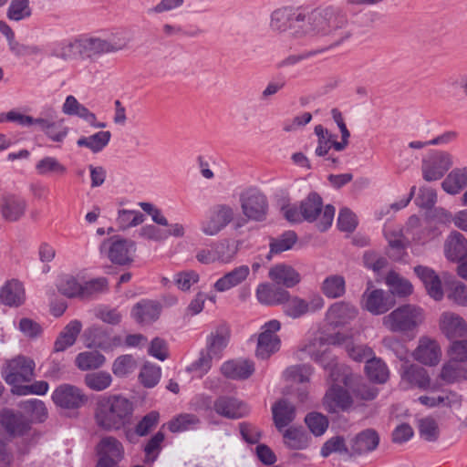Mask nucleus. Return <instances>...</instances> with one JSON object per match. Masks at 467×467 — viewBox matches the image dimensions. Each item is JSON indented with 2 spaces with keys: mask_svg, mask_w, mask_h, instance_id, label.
Segmentation results:
<instances>
[{
  "mask_svg": "<svg viewBox=\"0 0 467 467\" xmlns=\"http://www.w3.org/2000/svg\"><path fill=\"white\" fill-rule=\"evenodd\" d=\"M385 283L388 285L389 292L399 297L408 296L413 292V285L411 283L393 271L387 275Z\"/></svg>",
  "mask_w": 467,
  "mask_h": 467,
  "instance_id": "nucleus-46",
  "label": "nucleus"
},
{
  "mask_svg": "<svg viewBox=\"0 0 467 467\" xmlns=\"http://www.w3.org/2000/svg\"><path fill=\"white\" fill-rule=\"evenodd\" d=\"M32 16L29 0H10L6 9V17L10 21L19 22L28 19Z\"/></svg>",
  "mask_w": 467,
  "mask_h": 467,
  "instance_id": "nucleus-54",
  "label": "nucleus"
},
{
  "mask_svg": "<svg viewBox=\"0 0 467 467\" xmlns=\"http://www.w3.org/2000/svg\"><path fill=\"white\" fill-rule=\"evenodd\" d=\"M51 398L57 406L63 409H78L88 401L84 392L70 384H62L56 388Z\"/></svg>",
  "mask_w": 467,
  "mask_h": 467,
  "instance_id": "nucleus-16",
  "label": "nucleus"
},
{
  "mask_svg": "<svg viewBox=\"0 0 467 467\" xmlns=\"http://www.w3.org/2000/svg\"><path fill=\"white\" fill-rule=\"evenodd\" d=\"M99 462L107 463H118L124 456V448L121 442L112 436L103 438L97 447Z\"/></svg>",
  "mask_w": 467,
  "mask_h": 467,
  "instance_id": "nucleus-27",
  "label": "nucleus"
},
{
  "mask_svg": "<svg viewBox=\"0 0 467 467\" xmlns=\"http://www.w3.org/2000/svg\"><path fill=\"white\" fill-rule=\"evenodd\" d=\"M345 341L341 334L337 333L329 337H314L305 342L297 350L296 356L299 359L306 357L320 364L326 370L329 371V376L333 380L334 370H337V364L335 359L329 356V345L342 344Z\"/></svg>",
  "mask_w": 467,
  "mask_h": 467,
  "instance_id": "nucleus-4",
  "label": "nucleus"
},
{
  "mask_svg": "<svg viewBox=\"0 0 467 467\" xmlns=\"http://www.w3.org/2000/svg\"><path fill=\"white\" fill-rule=\"evenodd\" d=\"M39 130L52 141L62 142L67 136L69 129L62 119H57V113L51 109L45 117L37 118Z\"/></svg>",
  "mask_w": 467,
  "mask_h": 467,
  "instance_id": "nucleus-19",
  "label": "nucleus"
},
{
  "mask_svg": "<svg viewBox=\"0 0 467 467\" xmlns=\"http://www.w3.org/2000/svg\"><path fill=\"white\" fill-rule=\"evenodd\" d=\"M134 404L120 394L99 396L94 407V420L98 427L110 431L125 428L131 421Z\"/></svg>",
  "mask_w": 467,
  "mask_h": 467,
  "instance_id": "nucleus-2",
  "label": "nucleus"
},
{
  "mask_svg": "<svg viewBox=\"0 0 467 467\" xmlns=\"http://www.w3.org/2000/svg\"><path fill=\"white\" fill-rule=\"evenodd\" d=\"M11 54L16 58L28 57L31 60L42 59L45 55L44 48L35 44H24L16 41L14 46L9 48Z\"/></svg>",
  "mask_w": 467,
  "mask_h": 467,
  "instance_id": "nucleus-50",
  "label": "nucleus"
},
{
  "mask_svg": "<svg viewBox=\"0 0 467 467\" xmlns=\"http://www.w3.org/2000/svg\"><path fill=\"white\" fill-rule=\"evenodd\" d=\"M113 379L107 371L88 373L84 377L85 385L94 391H103L112 384Z\"/></svg>",
  "mask_w": 467,
  "mask_h": 467,
  "instance_id": "nucleus-55",
  "label": "nucleus"
},
{
  "mask_svg": "<svg viewBox=\"0 0 467 467\" xmlns=\"http://www.w3.org/2000/svg\"><path fill=\"white\" fill-rule=\"evenodd\" d=\"M281 305L285 316L296 319L321 310L325 306V300L318 294L311 296L308 299H304L297 296H292L288 292V298L284 300Z\"/></svg>",
  "mask_w": 467,
  "mask_h": 467,
  "instance_id": "nucleus-11",
  "label": "nucleus"
},
{
  "mask_svg": "<svg viewBox=\"0 0 467 467\" xmlns=\"http://www.w3.org/2000/svg\"><path fill=\"white\" fill-rule=\"evenodd\" d=\"M443 253L448 261H460L467 254V239L460 232L451 231L444 241Z\"/></svg>",
  "mask_w": 467,
  "mask_h": 467,
  "instance_id": "nucleus-28",
  "label": "nucleus"
},
{
  "mask_svg": "<svg viewBox=\"0 0 467 467\" xmlns=\"http://www.w3.org/2000/svg\"><path fill=\"white\" fill-rule=\"evenodd\" d=\"M51 56L65 61L83 57L81 38L54 43Z\"/></svg>",
  "mask_w": 467,
  "mask_h": 467,
  "instance_id": "nucleus-36",
  "label": "nucleus"
},
{
  "mask_svg": "<svg viewBox=\"0 0 467 467\" xmlns=\"http://www.w3.org/2000/svg\"><path fill=\"white\" fill-rule=\"evenodd\" d=\"M281 329V323L276 319L269 320L261 327L258 335L255 354L262 359L268 358L279 350L281 340L277 332Z\"/></svg>",
  "mask_w": 467,
  "mask_h": 467,
  "instance_id": "nucleus-14",
  "label": "nucleus"
},
{
  "mask_svg": "<svg viewBox=\"0 0 467 467\" xmlns=\"http://www.w3.org/2000/svg\"><path fill=\"white\" fill-rule=\"evenodd\" d=\"M358 308L351 303L339 301L332 304L326 313L327 322L333 327H344L357 317Z\"/></svg>",
  "mask_w": 467,
  "mask_h": 467,
  "instance_id": "nucleus-21",
  "label": "nucleus"
},
{
  "mask_svg": "<svg viewBox=\"0 0 467 467\" xmlns=\"http://www.w3.org/2000/svg\"><path fill=\"white\" fill-rule=\"evenodd\" d=\"M348 18L338 6L328 5L305 13L284 6L270 15L269 27L276 34L290 30L291 36L300 45H322L325 49L339 46L349 38L345 31Z\"/></svg>",
  "mask_w": 467,
  "mask_h": 467,
  "instance_id": "nucleus-1",
  "label": "nucleus"
},
{
  "mask_svg": "<svg viewBox=\"0 0 467 467\" xmlns=\"http://www.w3.org/2000/svg\"><path fill=\"white\" fill-rule=\"evenodd\" d=\"M273 420L275 428L283 431L296 418V408L286 400H280L272 406Z\"/></svg>",
  "mask_w": 467,
  "mask_h": 467,
  "instance_id": "nucleus-35",
  "label": "nucleus"
},
{
  "mask_svg": "<svg viewBox=\"0 0 467 467\" xmlns=\"http://www.w3.org/2000/svg\"><path fill=\"white\" fill-rule=\"evenodd\" d=\"M447 298L459 306H467V285L458 280L447 285Z\"/></svg>",
  "mask_w": 467,
  "mask_h": 467,
  "instance_id": "nucleus-59",
  "label": "nucleus"
},
{
  "mask_svg": "<svg viewBox=\"0 0 467 467\" xmlns=\"http://www.w3.org/2000/svg\"><path fill=\"white\" fill-rule=\"evenodd\" d=\"M111 139V133L108 130L98 131L90 136H82L78 139L77 145L88 149L93 153L100 152L107 147Z\"/></svg>",
  "mask_w": 467,
  "mask_h": 467,
  "instance_id": "nucleus-41",
  "label": "nucleus"
},
{
  "mask_svg": "<svg viewBox=\"0 0 467 467\" xmlns=\"http://www.w3.org/2000/svg\"><path fill=\"white\" fill-rule=\"evenodd\" d=\"M385 237L389 246L393 250L391 256L395 259L401 258L402 254L410 244V241L405 237L402 230H385Z\"/></svg>",
  "mask_w": 467,
  "mask_h": 467,
  "instance_id": "nucleus-49",
  "label": "nucleus"
},
{
  "mask_svg": "<svg viewBox=\"0 0 467 467\" xmlns=\"http://www.w3.org/2000/svg\"><path fill=\"white\" fill-rule=\"evenodd\" d=\"M82 324L78 320L70 321L61 331L55 341L54 351L61 352L74 345L76 339L80 333Z\"/></svg>",
  "mask_w": 467,
  "mask_h": 467,
  "instance_id": "nucleus-40",
  "label": "nucleus"
},
{
  "mask_svg": "<svg viewBox=\"0 0 467 467\" xmlns=\"http://www.w3.org/2000/svg\"><path fill=\"white\" fill-rule=\"evenodd\" d=\"M25 288L17 279L6 281L0 289V302L9 306H18L25 301Z\"/></svg>",
  "mask_w": 467,
  "mask_h": 467,
  "instance_id": "nucleus-32",
  "label": "nucleus"
},
{
  "mask_svg": "<svg viewBox=\"0 0 467 467\" xmlns=\"http://www.w3.org/2000/svg\"><path fill=\"white\" fill-rule=\"evenodd\" d=\"M36 363L28 357L18 355L5 361L2 368V376L5 382L12 386V392L24 383L31 381L35 374Z\"/></svg>",
  "mask_w": 467,
  "mask_h": 467,
  "instance_id": "nucleus-7",
  "label": "nucleus"
},
{
  "mask_svg": "<svg viewBox=\"0 0 467 467\" xmlns=\"http://www.w3.org/2000/svg\"><path fill=\"white\" fill-rule=\"evenodd\" d=\"M135 244L132 241L118 236L105 240L100 245V253L106 255L113 264L128 265L132 262Z\"/></svg>",
  "mask_w": 467,
  "mask_h": 467,
  "instance_id": "nucleus-13",
  "label": "nucleus"
},
{
  "mask_svg": "<svg viewBox=\"0 0 467 467\" xmlns=\"http://www.w3.org/2000/svg\"><path fill=\"white\" fill-rule=\"evenodd\" d=\"M305 422L315 436L323 435L328 428V420L321 413L312 412L306 415Z\"/></svg>",
  "mask_w": 467,
  "mask_h": 467,
  "instance_id": "nucleus-61",
  "label": "nucleus"
},
{
  "mask_svg": "<svg viewBox=\"0 0 467 467\" xmlns=\"http://www.w3.org/2000/svg\"><path fill=\"white\" fill-rule=\"evenodd\" d=\"M200 419L191 413H182L174 417L169 423L168 428L171 432H182L193 431L200 425Z\"/></svg>",
  "mask_w": 467,
  "mask_h": 467,
  "instance_id": "nucleus-52",
  "label": "nucleus"
},
{
  "mask_svg": "<svg viewBox=\"0 0 467 467\" xmlns=\"http://www.w3.org/2000/svg\"><path fill=\"white\" fill-rule=\"evenodd\" d=\"M161 369L159 366L153 364H145L140 373V380L146 388H152L158 384L161 379Z\"/></svg>",
  "mask_w": 467,
  "mask_h": 467,
  "instance_id": "nucleus-62",
  "label": "nucleus"
},
{
  "mask_svg": "<svg viewBox=\"0 0 467 467\" xmlns=\"http://www.w3.org/2000/svg\"><path fill=\"white\" fill-rule=\"evenodd\" d=\"M137 367V361L131 355H121L113 361L111 370L117 378H126L133 373Z\"/></svg>",
  "mask_w": 467,
  "mask_h": 467,
  "instance_id": "nucleus-57",
  "label": "nucleus"
},
{
  "mask_svg": "<svg viewBox=\"0 0 467 467\" xmlns=\"http://www.w3.org/2000/svg\"><path fill=\"white\" fill-rule=\"evenodd\" d=\"M315 134L318 138V144L315 150L317 156H325L332 147L335 149V143H337L336 135L331 134L322 125L315 127Z\"/></svg>",
  "mask_w": 467,
  "mask_h": 467,
  "instance_id": "nucleus-58",
  "label": "nucleus"
},
{
  "mask_svg": "<svg viewBox=\"0 0 467 467\" xmlns=\"http://www.w3.org/2000/svg\"><path fill=\"white\" fill-rule=\"evenodd\" d=\"M365 370L369 379L378 383H384L389 378V369L386 364L375 357L367 361Z\"/></svg>",
  "mask_w": 467,
  "mask_h": 467,
  "instance_id": "nucleus-56",
  "label": "nucleus"
},
{
  "mask_svg": "<svg viewBox=\"0 0 467 467\" xmlns=\"http://www.w3.org/2000/svg\"><path fill=\"white\" fill-rule=\"evenodd\" d=\"M335 212L333 205L323 206L322 198L317 192H310L299 206L287 205L283 208L287 221L316 223L317 228L321 232L327 231L332 225Z\"/></svg>",
  "mask_w": 467,
  "mask_h": 467,
  "instance_id": "nucleus-3",
  "label": "nucleus"
},
{
  "mask_svg": "<svg viewBox=\"0 0 467 467\" xmlns=\"http://www.w3.org/2000/svg\"><path fill=\"white\" fill-rule=\"evenodd\" d=\"M467 186V167L453 169L442 181V190L450 194L456 195Z\"/></svg>",
  "mask_w": 467,
  "mask_h": 467,
  "instance_id": "nucleus-38",
  "label": "nucleus"
},
{
  "mask_svg": "<svg viewBox=\"0 0 467 467\" xmlns=\"http://www.w3.org/2000/svg\"><path fill=\"white\" fill-rule=\"evenodd\" d=\"M438 323L441 333L450 340L467 337V322L457 313L442 312Z\"/></svg>",
  "mask_w": 467,
  "mask_h": 467,
  "instance_id": "nucleus-18",
  "label": "nucleus"
},
{
  "mask_svg": "<svg viewBox=\"0 0 467 467\" xmlns=\"http://www.w3.org/2000/svg\"><path fill=\"white\" fill-rule=\"evenodd\" d=\"M323 295L330 299L342 297L346 293V280L341 275H327L320 286Z\"/></svg>",
  "mask_w": 467,
  "mask_h": 467,
  "instance_id": "nucleus-42",
  "label": "nucleus"
},
{
  "mask_svg": "<svg viewBox=\"0 0 467 467\" xmlns=\"http://www.w3.org/2000/svg\"><path fill=\"white\" fill-rule=\"evenodd\" d=\"M36 172L44 177H63L67 174V167L56 157L45 156L35 166Z\"/></svg>",
  "mask_w": 467,
  "mask_h": 467,
  "instance_id": "nucleus-39",
  "label": "nucleus"
},
{
  "mask_svg": "<svg viewBox=\"0 0 467 467\" xmlns=\"http://www.w3.org/2000/svg\"><path fill=\"white\" fill-rule=\"evenodd\" d=\"M118 223L122 228L137 226L143 223L144 215L136 210H119L117 217Z\"/></svg>",
  "mask_w": 467,
  "mask_h": 467,
  "instance_id": "nucleus-63",
  "label": "nucleus"
},
{
  "mask_svg": "<svg viewBox=\"0 0 467 467\" xmlns=\"http://www.w3.org/2000/svg\"><path fill=\"white\" fill-rule=\"evenodd\" d=\"M414 273L423 283L428 295L435 301H441L444 296L441 281L437 273L428 266L418 265Z\"/></svg>",
  "mask_w": 467,
  "mask_h": 467,
  "instance_id": "nucleus-26",
  "label": "nucleus"
},
{
  "mask_svg": "<svg viewBox=\"0 0 467 467\" xmlns=\"http://www.w3.org/2000/svg\"><path fill=\"white\" fill-rule=\"evenodd\" d=\"M255 296L263 305L277 306L288 298V291L269 283H261L256 287Z\"/></svg>",
  "mask_w": 467,
  "mask_h": 467,
  "instance_id": "nucleus-30",
  "label": "nucleus"
},
{
  "mask_svg": "<svg viewBox=\"0 0 467 467\" xmlns=\"http://www.w3.org/2000/svg\"><path fill=\"white\" fill-rule=\"evenodd\" d=\"M394 305L387 292L382 289L368 286L360 299L362 309L374 316L387 313Z\"/></svg>",
  "mask_w": 467,
  "mask_h": 467,
  "instance_id": "nucleus-15",
  "label": "nucleus"
},
{
  "mask_svg": "<svg viewBox=\"0 0 467 467\" xmlns=\"http://www.w3.org/2000/svg\"><path fill=\"white\" fill-rule=\"evenodd\" d=\"M19 407L26 414L30 426L35 422H42L47 418V409L45 403L37 399H30L21 402Z\"/></svg>",
  "mask_w": 467,
  "mask_h": 467,
  "instance_id": "nucleus-43",
  "label": "nucleus"
},
{
  "mask_svg": "<svg viewBox=\"0 0 467 467\" xmlns=\"http://www.w3.org/2000/svg\"><path fill=\"white\" fill-rule=\"evenodd\" d=\"M106 358L99 351H84L76 357V366L80 370L97 369L104 365Z\"/></svg>",
  "mask_w": 467,
  "mask_h": 467,
  "instance_id": "nucleus-51",
  "label": "nucleus"
},
{
  "mask_svg": "<svg viewBox=\"0 0 467 467\" xmlns=\"http://www.w3.org/2000/svg\"><path fill=\"white\" fill-rule=\"evenodd\" d=\"M254 371V365L247 359H233L223 363L221 372L231 379H245Z\"/></svg>",
  "mask_w": 467,
  "mask_h": 467,
  "instance_id": "nucleus-33",
  "label": "nucleus"
},
{
  "mask_svg": "<svg viewBox=\"0 0 467 467\" xmlns=\"http://www.w3.org/2000/svg\"><path fill=\"white\" fill-rule=\"evenodd\" d=\"M26 201L18 195H5L1 202V213L4 219L9 222L20 220L26 209Z\"/></svg>",
  "mask_w": 467,
  "mask_h": 467,
  "instance_id": "nucleus-31",
  "label": "nucleus"
},
{
  "mask_svg": "<svg viewBox=\"0 0 467 467\" xmlns=\"http://www.w3.org/2000/svg\"><path fill=\"white\" fill-rule=\"evenodd\" d=\"M379 438L373 430H366L360 432L353 440L351 449L358 454L372 451L379 445Z\"/></svg>",
  "mask_w": 467,
  "mask_h": 467,
  "instance_id": "nucleus-44",
  "label": "nucleus"
},
{
  "mask_svg": "<svg viewBox=\"0 0 467 467\" xmlns=\"http://www.w3.org/2000/svg\"><path fill=\"white\" fill-rule=\"evenodd\" d=\"M83 57L92 58L105 54H110L106 38L88 36L81 38Z\"/></svg>",
  "mask_w": 467,
  "mask_h": 467,
  "instance_id": "nucleus-47",
  "label": "nucleus"
},
{
  "mask_svg": "<svg viewBox=\"0 0 467 467\" xmlns=\"http://www.w3.org/2000/svg\"><path fill=\"white\" fill-rule=\"evenodd\" d=\"M239 204L244 217L252 222L266 220L269 202L265 193L255 186L244 188L239 193Z\"/></svg>",
  "mask_w": 467,
  "mask_h": 467,
  "instance_id": "nucleus-6",
  "label": "nucleus"
},
{
  "mask_svg": "<svg viewBox=\"0 0 467 467\" xmlns=\"http://www.w3.org/2000/svg\"><path fill=\"white\" fill-rule=\"evenodd\" d=\"M296 242V235L294 232H286L280 238L274 240L270 244V252L266 258L268 261L272 258V254H279L287 251L293 247Z\"/></svg>",
  "mask_w": 467,
  "mask_h": 467,
  "instance_id": "nucleus-60",
  "label": "nucleus"
},
{
  "mask_svg": "<svg viewBox=\"0 0 467 467\" xmlns=\"http://www.w3.org/2000/svg\"><path fill=\"white\" fill-rule=\"evenodd\" d=\"M313 371L314 368L310 365H295L287 368L284 372V376L287 379L298 382H306L309 380Z\"/></svg>",
  "mask_w": 467,
  "mask_h": 467,
  "instance_id": "nucleus-64",
  "label": "nucleus"
},
{
  "mask_svg": "<svg viewBox=\"0 0 467 467\" xmlns=\"http://www.w3.org/2000/svg\"><path fill=\"white\" fill-rule=\"evenodd\" d=\"M250 272V267L246 265L236 266L218 278L213 283V288L218 293L229 291L245 282Z\"/></svg>",
  "mask_w": 467,
  "mask_h": 467,
  "instance_id": "nucleus-24",
  "label": "nucleus"
},
{
  "mask_svg": "<svg viewBox=\"0 0 467 467\" xmlns=\"http://www.w3.org/2000/svg\"><path fill=\"white\" fill-rule=\"evenodd\" d=\"M217 261L222 264L232 263L238 254V244L234 241L221 240L213 243Z\"/></svg>",
  "mask_w": 467,
  "mask_h": 467,
  "instance_id": "nucleus-53",
  "label": "nucleus"
},
{
  "mask_svg": "<svg viewBox=\"0 0 467 467\" xmlns=\"http://www.w3.org/2000/svg\"><path fill=\"white\" fill-rule=\"evenodd\" d=\"M441 348L439 342L429 337H421L412 357L418 362L430 367L438 365L441 358Z\"/></svg>",
  "mask_w": 467,
  "mask_h": 467,
  "instance_id": "nucleus-17",
  "label": "nucleus"
},
{
  "mask_svg": "<svg viewBox=\"0 0 467 467\" xmlns=\"http://www.w3.org/2000/svg\"><path fill=\"white\" fill-rule=\"evenodd\" d=\"M0 423L5 431L13 437L26 435L30 430V422L22 412H14L9 410L0 413Z\"/></svg>",
  "mask_w": 467,
  "mask_h": 467,
  "instance_id": "nucleus-22",
  "label": "nucleus"
},
{
  "mask_svg": "<svg viewBox=\"0 0 467 467\" xmlns=\"http://www.w3.org/2000/svg\"><path fill=\"white\" fill-rule=\"evenodd\" d=\"M453 165V156L445 150H431L421 161V175L426 182L441 180Z\"/></svg>",
  "mask_w": 467,
  "mask_h": 467,
  "instance_id": "nucleus-10",
  "label": "nucleus"
},
{
  "mask_svg": "<svg viewBox=\"0 0 467 467\" xmlns=\"http://www.w3.org/2000/svg\"><path fill=\"white\" fill-rule=\"evenodd\" d=\"M161 314L159 303L151 300H141L131 309V317L140 325H149L156 321Z\"/></svg>",
  "mask_w": 467,
  "mask_h": 467,
  "instance_id": "nucleus-29",
  "label": "nucleus"
},
{
  "mask_svg": "<svg viewBox=\"0 0 467 467\" xmlns=\"http://www.w3.org/2000/svg\"><path fill=\"white\" fill-rule=\"evenodd\" d=\"M230 334L225 327H219L212 331L206 337L204 352L210 358L218 361L223 358V351L229 342Z\"/></svg>",
  "mask_w": 467,
  "mask_h": 467,
  "instance_id": "nucleus-23",
  "label": "nucleus"
},
{
  "mask_svg": "<svg viewBox=\"0 0 467 467\" xmlns=\"http://www.w3.org/2000/svg\"><path fill=\"white\" fill-rule=\"evenodd\" d=\"M341 370V368L334 370V379H337V380L335 381L329 377L333 385L327 389L323 400L325 409L330 413L347 410L352 405V398L349 393L337 385V383H343L345 386H348L349 383L348 374Z\"/></svg>",
  "mask_w": 467,
  "mask_h": 467,
  "instance_id": "nucleus-9",
  "label": "nucleus"
},
{
  "mask_svg": "<svg viewBox=\"0 0 467 467\" xmlns=\"http://www.w3.org/2000/svg\"><path fill=\"white\" fill-rule=\"evenodd\" d=\"M269 278L276 285L285 288H293L301 282V275L292 265L277 264L268 273Z\"/></svg>",
  "mask_w": 467,
  "mask_h": 467,
  "instance_id": "nucleus-25",
  "label": "nucleus"
},
{
  "mask_svg": "<svg viewBox=\"0 0 467 467\" xmlns=\"http://www.w3.org/2000/svg\"><path fill=\"white\" fill-rule=\"evenodd\" d=\"M82 287L83 278L70 275H62L57 284L59 292L67 297H82Z\"/></svg>",
  "mask_w": 467,
  "mask_h": 467,
  "instance_id": "nucleus-48",
  "label": "nucleus"
},
{
  "mask_svg": "<svg viewBox=\"0 0 467 467\" xmlns=\"http://www.w3.org/2000/svg\"><path fill=\"white\" fill-rule=\"evenodd\" d=\"M282 432L285 445L291 450H306L310 445L311 437L302 427H290Z\"/></svg>",
  "mask_w": 467,
  "mask_h": 467,
  "instance_id": "nucleus-37",
  "label": "nucleus"
},
{
  "mask_svg": "<svg viewBox=\"0 0 467 467\" xmlns=\"http://www.w3.org/2000/svg\"><path fill=\"white\" fill-rule=\"evenodd\" d=\"M62 112L67 116L78 117L95 129H104L107 126L105 122L99 121L96 114L81 104L73 95L66 97L62 105Z\"/></svg>",
  "mask_w": 467,
  "mask_h": 467,
  "instance_id": "nucleus-20",
  "label": "nucleus"
},
{
  "mask_svg": "<svg viewBox=\"0 0 467 467\" xmlns=\"http://www.w3.org/2000/svg\"><path fill=\"white\" fill-rule=\"evenodd\" d=\"M440 377L447 383L467 379V364L450 358L441 368Z\"/></svg>",
  "mask_w": 467,
  "mask_h": 467,
  "instance_id": "nucleus-45",
  "label": "nucleus"
},
{
  "mask_svg": "<svg viewBox=\"0 0 467 467\" xmlns=\"http://www.w3.org/2000/svg\"><path fill=\"white\" fill-rule=\"evenodd\" d=\"M200 409L206 413H216L226 419H239L249 413V408L242 400L231 396H219L213 401L208 397H202Z\"/></svg>",
  "mask_w": 467,
  "mask_h": 467,
  "instance_id": "nucleus-8",
  "label": "nucleus"
},
{
  "mask_svg": "<svg viewBox=\"0 0 467 467\" xmlns=\"http://www.w3.org/2000/svg\"><path fill=\"white\" fill-rule=\"evenodd\" d=\"M424 319L425 312L420 306L405 304L384 316L382 325L390 332L409 334L417 330Z\"/></svg>",
  "mask_w": 467,
  "mask_h": 467,
  "instance_id": "nucleus-5",
  "label": "nucleus"
},
{
  "mask_svg": "<svg viewBox=\"0 0 467 467\" xmlns=\"http://www.w3.org/2000/svg\"><path fill=\"white\" fill-rule=\"evenodd\" d=\"M234 218V209L226 203L213 206L201 223V231L208 236L217 235Z\"/></svg>",
  "mask_w": 467,
  "mask_h": 467,
  "instance_id": "nucleus-12",
  "label": "nucleus"
},
{
  "mask_svg": "<svg viewBox=\"0 0 467 467\" xmlns=\"http://www.w3.org/2000/svg\"><path fill=\"white\" fill-rule=\"evenodd\" d=\"M401 382L408 387L427 389L430 387L429 375L423 368L416 365H404L401 370Z\"/></svg>",
  "mask_w": 467,
  "mask_h": 467,
  "instance_id": "nucleus-34",
  "label": "nucleus"
}]
</instances>
